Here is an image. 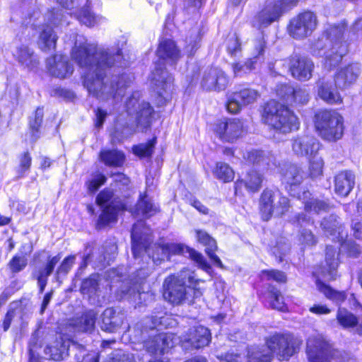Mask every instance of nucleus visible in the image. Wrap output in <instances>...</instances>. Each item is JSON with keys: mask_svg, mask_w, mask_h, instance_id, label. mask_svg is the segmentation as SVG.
<instances>
[{"mask_svg": "<svg viewBox=\"0 0 362 362\" xmlns=\"http://www.w3.org/2000/svg\"><path fill=\"white\" fill-rule=\"evenodd\" d=\"M66 35V44H74L71 51V59L81 68L87 69L83 74V84L88 93L98 100L110 102L115 105L122 95L126 85V75L109 78L107 71L112 66H122L121 50L116 53L110 49L98 47L88 42L83 35L72 33Z\"/></svg>", "mask_w": 362, "mask_h": 362, "instance_id": "obj_1", "label": "nucleus"}, {"mask_svg": "<svg viewBox=\"0 0 362 362\" xmlns=\"http://www.w3.org/2000/svg\"><path fill=\"white\" fill-rule=\"evenodd\" d=\"M300 345L290 334L275 333L265 339V344L249 347L247 362H271L274 357L286 361L298 351Z\"/></svg>", "mask_w": 362, "mask_h": 362, "instance_id": "obj_2", "label": "nucleus"}, {"mask_svg": "<svg viewBox=\"0 0 362 362\" xmlns=\"http://www.w3.org/2000/svg\"><path fill=\"white\" fill-rule=\"evenodd\" d=\"M201 281L195 279L194 272L184 269L178 274L165 278L163 283V297L175 305L192 303L195 298L202 296V289L197 287Z\"/></svg>", "mask_w": 362, "mask_h": 362, "instance_id": "obj_3", "label": "nucleus"}, {"mask_svg": "<svg viewBox=\"0 0 362 362\" xmlns=\"http://www.w3.org/2000/svg\"><path fill=\"white\" fill-rule=\"evenodd\" d=\"M346 26L344 21L329 25L322 38L315 45V47L319 49L317 54L325 57L324 65L327 69L338 65L348 52L346 42L341 40Z\"/></svg>", "mask_w": 362, "mask_h": 362, "instance_id": "obj_4", "label": "nucleus"}, {"mask_svg": "<svg viewBox=\"0 0 362 362\" xmlns=\"http://www.w3.org/2000/svg\"><path fill=\"white\" fill-rule=\"evenodd\" d=\"M122 269H112L107 272V279L110 281V289L119 299L141 300L151 298V294L144 291V279L149 275L148 270L141 269L136 272L134 279H124Z\"/></svg>", "mask_w": 362, "mask_h": 362, "instance_id": "obj_5", "label": "nucleus"}, {"mask_svg": "<svg viewBox=\"0 0 362 362\" xmlns=\"http://www.w3.org/2000/svg\"><path fill=\"white\" fill-rule=\"evenodd\" d=\"M156 53L160 62L156 64L151 80L159 96L166 101L169 98L168 93L171 90L173 78L162 65L165 63L175 65L180 58V52L173 40L165 39L160 42Z\"/></svg>", "mask_w": 362, "mask_h": 362, "instance_id": "obj_6", "label": "nucleus"}, {"mask_svg": "<svg viewBox=\"0 0 362 362\" xmlns=\"http://www.w3.org/2000/svg\"><path fill=\"white\" fill-rule=\"evenodd\" d=\"M282 182L286 185V188L290 194L302 200L304 204L306 214H317L322 211H327L329 205L324 201L311 197L308 191H303L301 194L298 190L300 183L303 180V172L295 165H288L282 169Z\"/></svg>", "mask_w": 362, "mask_h": 362, "instance_id": "obj_7", "label": "nucleus"}, {"mask_svg": "<svg viewBox=\"0 0 362 362\" xmlns=\"http://www.w3.org/2000/svg\"><path fill=\"white\" fill-rule=\"evenodd\" d=\"M264 122L276 132L286 134L299 128L298 118L286 106L270 101L264 107Z\"/></svg>", "mask_w": 362, "mask_h": 362, "instance_id": "obj_8", "label": "nucleus"}, {"mask_svg": "<svg viewBox=\"0 0 362 362\" xmlns=\"http://www.w3.org/2000/svg\"><path fill=\"white\" fill-rule=\"evenodd\" d=\"M315 127L319 136L324 141L335 142L344 134V117L336 110H322L315 115Z\"/></svg>", "mask_w": 362, "mask_h": 362, "instance_id": "obj_9", "label": "nucleus"}, {"mask_svg": "<svg viewBox=\"0 0 362 362\" xmlns=\"http://www.w3.org/2000/svg\"><path fill=\"white\" fill-rule=\"evenodd\" d=\"M172 255H188L205 272H209L211 269V266L201 253L182 243H166L156 246L151 258L154 264H159Z\"/></svg>", "mask_w": 362, "mask_h": 362, "instance_id": "obj_10", "label": "nucleus"}, {"mask_svg": "<svg viewBox=\"0 0 362 362\" xmlns=\"http://www.w3.org/2000/svg\"><path fill=\"white\" fill-rule=\"evenodd\" d=\"M290 208L289 199L278 191L266 189L261 194L259 210L264 221L269 220L273 215L281 216Z\"/></svg>", "mask_w": 362, "mask_h": 362, "instance_id": "obj_11", "label": "nucleus"}, {"mask_svg": "<svg viewBox=\"0 0 362 362\" xmlns=\"http://www.w3.org/2000/svg\"><path fill=\"white\" fill-rule=\"evenodd\" d=\"M306 354L309 362H331L338 356L339 351L334 349L323 336L316 334L308 339Z\"/></svg>", "mask_w": 362, "mask_h": 362, "instance_id": "obj_12", "label": "nucleus"}, {"mask_svg": "<svg viewBox=\"0 0 362 362\" xmlns=\"http://www.w3.org/2000/svg\"><path fill=\"white\" fill-rule=\"evenodd\" d=\"M140 96L139 91L134 92L127 99L126 107L128 114L134 116L137 127L143 130L150 126L154 110L149 103L140 102Z\"/></svg>", "mask_w": 362, "mask_h": 362, "instance_id": "obj_13", "label": "nucleus"}, {"mask_svg": "<svg viewBox=\"0 0 362 362\" xmlns=\"http://www.w3.org/2000/svg\"><path fill=\"white\" fill-rule=\"evenodd\" d=\"M298 0H279L267 4L253 20V25L257 28L267 27L279 19L286 10L295 6Z\"/></svg>", "mask_w": 362, "mask_h": 362, "instance_id": "obj_14", "label": "nucleus"}, {"mask_svg": "<svg viewBox=\"0 0 362 362\" xmlns=\"http://www.w3.org/2000/svg\"><path fill=\"white\" fill-rule=\"evenodd\" d=\"M317 25L316 15L311 11H305L290 21L288 32L295 39H303L310 35Z\"/></svg>", "mask_w": 362, "mask_h": 362, "instance_id": "obj_15", "label": "nucleus"}, {"mask_svg": "<svg viewBox=\"0 0 362 362\" xmlns=\"http://www.w3.org/2000/svg\"><path fill=\"white\" fill-rule=\"evenodd\" d=\"M64 8L70 10V15H74L78 21L87 27L97 25L100 18L89 9V0H57Z\"/></svg>", "mask_w": 362, "mask_h": 362, "instance_id": "obj_16", "label": "nucleus"}, {"mask_svg": "<svg viewBox=\"0 0 362 362\" xmlns=\"http://www.w3.org/2000/svg\"><path fill=\"white\" fill-rule=\"evenodd\" d=\"M260 93L251 88H240L228 94L227 110L233 114L238 113L243 107L255 103Z\"/></svg>", "mask_w": 362, "mask_h": 362, "instance_id": "obj_17", "label": "nucleus"}, {"mask_svg": "<svg viewBox=\"0 0 362 362\" xmlns=\"http://www.w3.org/2000/svg\"><path fill=\"white\" fill-rule=\"evenodd\" d=\"M131 238L132 250L135 259L144 252H149L148 246L151 241V232L144 221H139L133 226Z\"/></svg>", "mask_w": 362, "mask_h": 362, "instance_id": "obj_18", "label": "nucleus"}, {"mask_svg": "<svg viewBox=\"0 0 362 362\" xmlns=\"http://www.w3.org/2000/svg\"><path fill=\"white\" fill-rule=\"evenodd\" d=\"M211 341L210 331L205 327L197 326L189 329L180 337V342L185 350L198 349L209 344Z\"/></svg>", "mask_w": 362, "mask_h": 362, "instance_id": "obj_19", "label": "nucleus"}, {"mask_svg": "<svg viewBox=\"0 0 362 362\" xmlns=\"http://www.w3.org/2000/svg\"><path fill=\"white\" fill-rule=\"evenodd\" d=\"M177 342V338L172 333H160L144 342L146 351L152 355L167 353Z\"/></svg>", "mask_w": 362, "mask_h": 362, "instance_id": "obj_20", "label": "nucleus"}, {"mask_svg": "<svg viewBox=\"0 0 362 362\" xmlns=\"http://www.w3.org/2000/svg\"><path fill=\"white\" fill-rule=\"evenodd\" d=\"M314 69V64L310 59L294 54L289 59V71L291 75L301 81H306L311 78Z\"/></svg>", "mask_w": 362, "mask_h": 362, "instance_id": "obj_21", "label": "nucleus"}, {"mask_svg": "<svg viewBox=\"0 0 362 362\" xmlns=\"http://www.w3.org/2000/svg\"><path fill=\"white\" fill-rule=\"evenodd\" d=\"M276 93L290 105L306 104L310 98L309 92L305 87H296L288 84H280L276 87Z\"/></svg>", "mask_w": 362, "mask_h": 362, "instance_id": "obj_22", "label": "nucleus"}, {"mask_svg": "<svg viewBox=\"0 0 362 362\" xmlns=\"http://www.w3.org/2000/svg\"><path fill=\"white\" fill-rule=\"evenodd\" d=\"M317 95L324 102L329 105L341 104L342 98L340 90L335 86L334 78L323 77L317 83Z\"/></svg>", "mask_w": 362, "mask_h": 362, "instance_id": "obj_23", "label": "nucleus"}, {"mask_svg": "<svg viewBox=\"0 0 362 362\" xmlns=\"http://www.w3.org/2000/svg\"><path fill=\"white\" fill-rule=\"evenodd\" d=\"M214 130L221 140L233 142L242 134L243 124L240 119H232L218 122Z\"/></svg>", "mask_w": 362, "mask_h": 362, "instance_id": "obj_24", "label": "nucleus"}, {"mask_svg": "<svg viewBox=\"0 0 362 362\" xmlns=\"http://www.w3.org/2000/svg\"><path fill=\"white\" fill-rule=\"evenodd\" d=\"M228 83L225 73L218 68H211L204 72L202 80V87L206 90H224Z\"/></svg>", "mask_w": 362, "mask_h": 362, "instance_id": "obj_25", "label": "nucleus"}, {"mask_svg": "<svg viewBox=\"0 0 362 362\" xmlns=\"http://www.w3.org/2000/svg\"><path fill=\"white\" fill-rule=\"evenodd\" d=\"M97 313L94 310H88L80 317L69 320L67 328L74 333H92L95 328Z\"/></svg>", "mask_w": 362, "mask_h": 362, "instance_id": "obj_26", "label": "nucleus"}, {"mask_svg": "<svg viewBox=\"0 0 362 362\" xmlns=\"http://www.w3.org/2000/svg\"><path fill=\"white\" fill-rule=\"evenodd\" d=\"M320 141L312 136L303 135L292 140V150L298 156H311L320 148Z\"/></svg>", "mask_w": 362, "mask_h": 362, "instance_id": "obj_27", "label": "nucleus"}, {"mask_svg": "<svg viewBox=\"0 0 362 362\" xmlns=\"http://www.w3.org/2000/svg\"><path fill=\"white\" fill-rule=\"evenodd\" d=\"M361 72L360 64L352 63L341 68L334 76L335 86L344 90L354 84Z\"/></svg>", "mask_w": 362, "mask_h": 362, "instance_id": "obj_28", "label": "nucleus"}, {"mask_svg": "<svg viewBox=\"0 0 362 362\" xmlns=\"http://www.w3.org/2000/svg\"><path fill=\"white\" fill-rule=\"evenodd\" d=\"M47 68L51 75L64 78L71 75L74 71L73 66L68 59L62 55H54L47 59Z\"/></svg>", "mask_w": 362, "mask_h": 362, "instance_id": "obj_29", "label": "nucleus"}, {"mask_svg": "<svg viewBox=\"0 0 362 362\" xmlns=\"http://www.w3.org/2000/svg\"><path fill=\"white\" fill-rule=\"evenodd\" d=\"M71 341L69 339L59 334L54 341L55 345H47L44 349V358L54 361L63 360L68 354Z\"/></svg>", "mask_w": 362, "mask_h": 362, "instance_id": "obj_30", "label": "nucleus"}, {"mask_svg": "<svg viewBox=\"0 0 362 362\" xmlns=\"http://www.w3.org/2000/svg\"><path fill=\"white\" fill-rule=\"evenodd\" d=\"M339 251L332 246H327L325 254V264L320 269V274L326 280H333L337 276L339 266Z\"/></svg>", "mask_w": 362, "mask_h": 362, "instance_id": "obj_31", "label": "nucleus"}, {"mask_svg": "<svg viewBox=\"0 0 362 362\" xmlns=\"http://www.w3.org/2000/svg\"><path fill=\"white\" fill-rule=\"evenodd\" d=\"M244 158L250 163L256 165L259 170L264 171L276 166L275 158L269 152L252 150L244 155Z\"/></svg>", "mask_w": 362, "mask_h": 362, "instance_id": "obj_32", "label": "nucleus"}, {"mask_svg": "<svg viewBox=\"0 0 362 362\" xmlns=\"http://www.w3.org/2000/svg\"><path fill=\"white\" fill-rule=\"evenodd\" d=\"M355 175L351 170H343L334 177V192L341 197H347L355 185Z\"/></svg>", "mask_w": 362, "mask_h": 362, "instance_id": "obj_33", "label": "nucleus"}, {"mask_svg": "<svg viewBox=\"0 0 362 362\" xmlns=\"http://www.w3.org/2000/svg\"><path fill=\"white\" fill-rule=\"evenodd\" d=\"M124 319L123 313L116 312L112 308H107L102 314L100 328L107 332H115L122 325Z\"/></svg>", "mask_w": 362, "mask_h": 362, "instance_id": "obj_34", "label": "nucleus"}, {"mask_svg": "<svg viewBox=\"0 0 362 362\" xmlns=\"http://www.w3.org/2000/svg\"><path fill=\"white\" fill-rule=\"evenodd\" d=\"M196 234L198 242L206 247L205 252L217 267L222 268V262L220 258L215 254V251L217 250L216 240L204 230H196Z\"/></svg>", "mask_w": 362, "mask_h": 362, "instance_id": "obj_35", "label": "nucleus"}, {"mask_svg": "<svg viewBox=\"0 0 362 362\" xmlns=\"http://www.w3.org/2000/svg\"><path fill=\"white\" fill-rule=\"evenodd\" d=\"M262 175L256 170L249 171L244 178L238 180L235 183V189L237 193L244 186L249 192H257L261 187Z\"/></svg>", "mask_w": 362, "mask_h": 362, "instance_id": "obj_36", "label": "nucleus"}, {"mask_svg": "<svg viewBox=\"0 0 362 362\" xmlns=\"http://www.w3.org/2000/svg\"><path fill=\"white\" fill-rule=\"evenodd\" d=\"M158 211V207L145 195L138 201L132 213L136 218L143 217L147 218L155 215Z\"/></svg>", "mask_w": 362, "mask_h": 362, "instance_id": "obj_37", "label": "nucleus"}, {"mask_svg": "<svg viewBox=\"0 0 362 362\" xmlns=\"http://www.w3.org/2000/svg\"><path fill=\"white\" fill-rule=\"evenodd\" d=\"M124 209V206L122 204H115L113 202L109 203L104 207L102 214L99 216L97 223L98 228H103L109 223L116 221L118 211Z\"/></svg>", "mask_w": 362, "mask_h": 362, "instance_id": "obj_38", "label": "nucleus"}, {"mask_svg": "<svg viewBox=\"0 0 362 362\" xmlns=\"http://www.w3.org/2000/svg\"><path fill=\"white\" fill-rule=\"evenodd\" d=\"M13 55L22 66L30 69H33L38 64L34 52L27 46L21 45L17 47Z\"/></svg>", "mask_w": 362, "mask_h": 362, "instance_id": "obj_39", "label": "nucleus"}, {"mask_svg": "<svg viewBox=\"0 0 362 362\" xmlns=\"http://www.w3.org/2000/svg\"><path fill=\"white\" fill-rule=\"evenodd\" d=\"M321 228L325 235L335 236L333 240H335V238L338 240L343 238L341 226L336 215L331 214L324 218L321 222Z\"/></svg>", "mask_w": 362, "mask_h": 362, "instance_id": "obj_40", "label": "nucleus"}, {"mask_svg": "<svg viewBox=\"0 0 362 362\" xmlns=\"http://www.w3.org/2000/svg\"><path fill=\"white\" fill-rule=\"evenodd\" d=\"M57 36L53 28L46 25L43 26L38 40V46L44 52L51 51L56 47Z\"/></svg>", "mask_w": 362, "mask_h": 362, "instance_id": "obj_41", "label": "nucleus"}, {"mask_svg": "<svg viewBox=\"0 0 362 362\" xmlns=\"http://www.w3.org/2000/svg\"><path fill=\"white\" fill-rule=\"evenodd\" d=\"M100 159L107 166L119 167L124 161V155L117 150H103L100 153Z\"/></svg>", "mask_w": 362, "mask_h": 362, "instance_id": "obj_42", "label": "nucleus"}, {"mask_svg": "<svg viewBox=\"0 0 362 362\" xmlns=\"http://www.w3.org/2000/svg\"><path fill=\"white\" fill-rule=\"evenodd\" d=\"M42 334L40 329H37L31 336L29 341V362H40L38 350L42 347Z\"/></svg>", "mask_w": 362, "mask_h": 362, "instance_id": "obj_43", "label": "nucleus"}, {"mask_svg": "<svg viewBox=\"0 0 362 362\" xmlns=\"http://www.w3.org/2000/svg\"><path fill=\"white\" fill-rule=\"evenodd\" d=\"M268 303L272 309L285 312L288 310L284 296L280 291L271 286L268 290Z\"/></svg>", "mask_w": 362, "mask_h": 362, "instance_id": "obj_44", "label": "nucleus"}, {"mask_svg": "<svg viewBox=\"0 0 362 362\" xmlns=\"http://www.w3.org/2000/svg\"><path fill=\"white\" fill-rule=\"evenodd\" d=\"M200 30L197 26L192 28L185 37V52L189 56L193 55L199 48Z\"/></svg>", "mask_w": 362, "mask_h": 362, "instance_id": "obj_45", "label": "nucleus"}, {"mask_svg": "<svg viewBox=\"0 0 362 362\" xmlns=\"http://www.w3.org/2000/svg\"><path fill=\"white\" fill-rule=\"evenodd\" d=\"M117 247L114 244L103 247L100 250V255L94 263V267L99 269H103L115 259Z\"/></svg>", "mask_w": 362, "mask_h": 362, "instance_id": "obj_46", "label": "nucleus"}, {"mask_svg": "<svg viewBox=\"0 0 362 362\" xmlns=\"http://www.w3.org/2000/svg\"><path fill=\"white\" fill-rule=\"evenodd\" d=\"M316 285L321 293H324L327 298L332 300L337 304H341L347 297L344 292L334 291L327 285L322 283L320 280V276H317Z\"/></svg>", "mask_w": 362, "mask_h": 362, "instance_id": "obj_47", "label": "nucleus"}, {"mask_svg": "<svg viewBox=\"0 0 362 362\" xmlns=\"http://www.w3.org/2000/svg\"><path fill=\"white\" fill-rule=\"evenodd\" d=\"M100 277L98 274H94L82 281L81 291L83 294L89 296L97 295L100 292L99 282Z\"/></svg>", "mask_w": 362, "mask_h": 362, "instance_id": "obj_48", "label": "nucleus"}, {"mask_svg": "<svg viewBox=\"0 0 362 362\" xmlns=\"http://www.w3.org/2000/svg\"><path fill=\"white\" fill-rule=\"evenodd\" d=\"M337 319L339 324L344 328L357 327L360 322L358 318L344 308H339Z\"/></svg>", "mask_w": 362, "mask_h": 362, "instance_id": "obj_49", "label": "nucleus"}, {"mask_svg": "<svg viewBox=\"0 0 362 362\" xmlns=\"http://www.w3.org/2000/svg\"><path fill=\"white\" fill-rule=\"evenodd\" d=\"M257 60L255 59H247L245 62H238L233 63L232 69L234 76L236 77H241L250 73L255 69V65Z\"/></svg>", "mask_w": 362, "mask_h": 362, "instance_id": "obj_50", "label": "nucleus"}, {"mask_svg": "<svg viewBox=\"0 0 362 362\" xmlns=\"http://www.w3.org/2000/svg\"><path fill=\"white\" fill-rule=\"evenodd\" d=\"M214 174L216 178L225 182H230L234 178V172L232 168L228 164L222 162L216 163Z\"/></svg>", "mask_w": 362, "mask_h": 362, "instance_id": "obj_51", "label": "nucleus"}, {"mask_svg": "<svg viewBox=\"0 0 362 362\" xmlns=\"http://www.w3.org/2000/svg\"><path fill=\"white\" fill-rule=\"evenodd\" d=\"M324 167V160L318 153H315L310 156L309 160V173L312 178H316L322 175Z\"/></svg>", "mask_w": 362, "mask_h": 362, "instance_id": "obj_52", "label": "nucleus"}, {"mask_svg": "<svg viewBox=\"0 0 362 362\" xmlns=\"http://www.w3.org/2000/svg\"><path fill=\"white\" fill-rule=\"evenodd\" d=\"M156 139L154 138L146 143L140 144L133 147V152L140 157L151 156L153 152Z\"/></svg>", "mask_w": 362, "mask_h": 362, "instance_id": "obj_53", "label": "nucleus"}, {"mask_svg": "<svg viewBox=\"0 0 362 362\" xmlns=\"http://www.w3.org/2000/svg\"><path fill=\"white\" fill-rule=\"evenodd\" d=\"M226 50L231 57H239L242 54L241 44L235 35L230 37L226 42Z\"/></svg>", "mask_w": 362, "mask_h": 362, "instance_id": "obj_54", "label": "nucleus"}, {"mask_svg": "<svg viewBox=\"0 0 362 362\" xmlns=\"http://www.w3.org/2000/svg\"><path fill=\"white\" fill-rule=\"evenodd\" d=\"M261 276L262 279L266 278L267 280H274L279 283H285L286 281L285 274L279 270H263Z\"/></svg>", "mask_w": 362, "mask_h": 362, "instance_id": "obj_55", "label": "nucleus"}, {"mask_svg": "<svg viewBox=\"0 0 362 362\" xmlns=\"http://www.w3.org/2000/svg\"><path fill=\"white\" fill-rule=\"evenodd\" d=\"M106 180L107 178L104 175L101 173L95 175L91 180L86 182L88 192L95 193L100 186L105 183Z\"/></svg>", "mask_w": 362, "mask_h": 362, "instance_id": "obj_56", "label": "nucleus"}, {"mask_svg": "<svg viewBox=\"0 0 362 362\" xmlns=\"http://www.w3.org/2000/svg\"><path fill=\"white\" fill-rule=\"evenodd\" d=\"M289 249L290 245L287 243L284 238H281L272 249V252L276 257L279 259V262H281L283 260V256L286 254Z\"/></svg>", "mask_w": 362, "mask_h": 362, "instance_id": "obj_57", "label": "nucleus"}, {"mask_svg": "<svg viewBox=\"0 0 362 362\" xmlns=\"http://www.w3.org/2000/svg\"><path fill=\"white\" fill-rule=\"evenodd\" d=\"M75 258L74 255H70L63 260L57 270V279L59 278L60 275H66L70 271L74 264Z\"/></svg>", "mask_w": 362, "mask_h": 362, "instance_id": "obj_58", "label": "nucleus"}, {"mask_svg": "<svg viewBox=\"0 0 362 362\" xmlns=\"http://www.w3.org/2000/svg\"><path fill=\"white\" fill-rule=\"evenodd\" d=\"M298 241L304 246H312L316 243V239L310 230L303 229L300 231Z\"/></svg>", "mask_w": 362, "mask_h": 362, "instance_id": "obj_59", "label": "nucleus"}, {"mask_svg": "<svg viewBox=\"0 0 362 362\" xmlns=\"http://www.w3.org/2000/svg\"><path fill=\"white\" fill-rule=\"evenodd\" d=\"M253 43L254 50L252 54L255 57L252 59L256 60L257 57L263 54L266 47V42L263 34H259V35L254 40Z\"/></svg>", "mask_w": 362, "mask_h": 362, "instance_id": "obj_60", "label": "nucleus"}, {"mask_svg": "<svg viewBox=\"0 0 362 362\" xmlns=\"http://www.w3.org/2000/svg\"><path fill=\"white\" fill-rule=\"evenodd\" d=\"M27 265V259L24 257L15 256L9 262V267L13 272H19Z\"/></svg>", "mask_w": 362, "mask_h": 362, "instance_id": "obj_61", "label": "nucleus"}, {"mask_svg": "<svg viewBox=\"0 0 362 362\" xmlns=\"http://www.w3.org/2000/svg\"><path fill=\"white\" fill-rule=\"evenodd\" d=\"M113 197L112 192L109 189H105L100 192L96 198V203L98 205L103 206L107 204Z\"/></svg>", "mask_w": 362, "mask_h": 362, "instance_id": "obj_62", "label": "nucleus"}, {"mask_svg": "<svg viewBox=\"0 0 362 362\" xmlns=\"http://www.w3.org/2000/svg\"><path fill=\"white\" fill-rule=\"evenodd\" d=\"M31 156L28 152H25L20 157V173L23 174L30 169L31 165Z\"/></svg>", "mask_w": 362, "mask_h": 362, "instance_id": "obj_63", "label": "nucleus"}, {"mask_svg": "<svg viewBox=\"0 0 362 362\" xmlns=\"http://www.w3.org/2000/svg\"><path fill=\"white\" fill-rule=\"evenodd\" d=\"M218 358L221 362H243V357L240 354L233 353L218 356Z\"/></svg>", "mask_w": 362, "mask_h": 362, "instance_id": "obj_64", "label": "nucleus"}]
</instances>
